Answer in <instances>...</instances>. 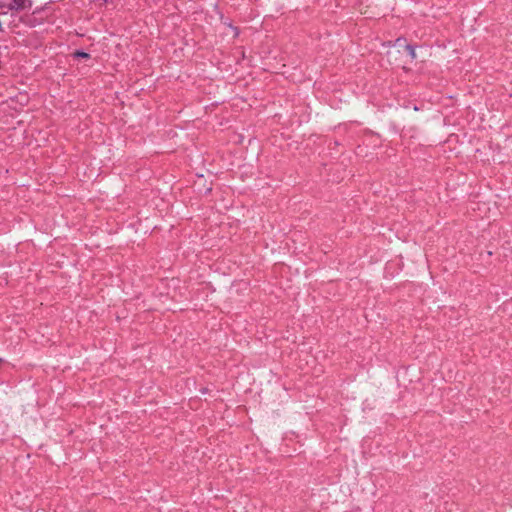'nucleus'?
<instances>
[{"instance_id":"obj_1","label":"nucleus","mask_w":512,"mask_h":512,"mask_svg":"<svg viewBox=\"0 0 512 512\" xmlns=\"http://www.w3.org/2000/svg\"><path fill=\"white\" fill-rule=\"evenodd\" d=\"M32 0H13L6 7L10 11H19L27 8H31Z\"/></svg>"},{"instance_id":"obj_2","label":"nucleus","mask_w":512,"mask_h":512,"mask_svg":"<svg viewBox=\"0 0 512 512\" xmlns=\"http://www.w3.org/2000/svg\"><path fill=\"white\" fill-rule=\"evenodd\" d=\"M405 49L412 59L416 58V52H415L414 46L407 44V45H405Z\"/></svg>"},{"instance_id":"obj_3","label":"nucleus","mask_w":512,"mask_h":512,"mask_svg":"<svg viewBox=\"0 0 512 512\" xmlns=\"http://www.w3.org/2000/svg\"><path fill=\"white\" fill-rule=\"evenodd\" d=\"M75 57H81V58H90V55L83 51H76Z\"/></svg>"},{"instance_id":"obj_4","label":"nucleus","mask_w":512,"mask_h":512,"mask_svg":"<svg viewBox=\"0 0 512 512\" xmlns=\"http://www.w3.org/2000/svg\"><path fill=\"white\" fill-rule=\"evenodd\" d=\"M395 44L398 45V46H404L407 45L406 44V39L405 38H397L396 41H395Z\"/></svg>"},{"instance_id":"obj_5","label":"nucleus","mask_w":512,"mask_h":512,"mask_svg":"<svg viewBox=\"0 0 512 512\" xmlns=\"http://www.w3.org/2000/svg\"><path fill=\"white\" fill-rule=\"evenodd\" d=\"M3 362H4V361H3V359H2V358H0V365H1Z\"/></svg>"}]
</instances>
